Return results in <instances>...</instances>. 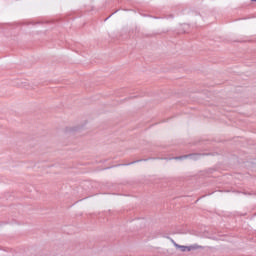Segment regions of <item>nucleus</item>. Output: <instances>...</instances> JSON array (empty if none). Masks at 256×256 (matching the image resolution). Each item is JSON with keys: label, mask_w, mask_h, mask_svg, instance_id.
<instances>
[{"label": "nucleus", "mask_w": 256, "mask_h": 256, "mask_svg": "<svg viewBox=\"0 0 256 256\" xmlns=\"http://www.w3.org/2000/svg\"><path fill=\"white\" fill-rule=\"evenodd\" d=\"M83 127L85 125H73V126H67L64 128V133L70 134V133H81L83 131Z\"/></svg>", "instance_id": "1"}, {"label": "nucleus", "mask_w": 256, "mask_h": 256, "mask_svg": "<svg viewBox=\"0 0 256 256\" xmlns=\"http://www.w3.org/2000/svg\"><path fill=\"white\" fill-rule=\"evenodd\" d=\"M172 243L174 245V247H176V249H180V251H182V253H185V252H189V246H183V245H179L176 243L175 240H172Z\"/></svg>", "instance_id": "2"}, {"label": "nucleus", "mask_w": 256, "mask_h": 256, "mask_svg": "<svg viewBox=\"0 0 256 256\" xmlns=\"http://www.w3.org/2000/svg\"><path fill=\"white\" fill-rule=\"evenodd\" d=\"M199 249H204L203 246L199 245V244H192L190 246H188V252L189 251H197Z\"/></svg>", "instance_id": "3"}, {"label": "nucleus", "mask_w": 256, "mask_h": 256, "mask_svg": "<svg viewBox=\"0 0 256 256\" xmlns=\"http://www.w3.org/2000/svg\"><path fill=\"white\" fill-rule=\"evenodd\" d=\"M87 123H88V122H87V121H85V122H84V125H87Z\"/></svg>", "instance_id": "4"}, {"label": "nucleus", "mask_w": 256, "mask_h": 256, "mask_svg": "<svg viewBox=\"0 0 256 256\" xmlns=\"http://www.w3.org/2000/svg\"><path fill=\"white\" fill-rule=\"evenodd\" d=\"M251 1H254V2H256V0H251Z\"/></svg>", "instance_id": "5"}]
</instances>
